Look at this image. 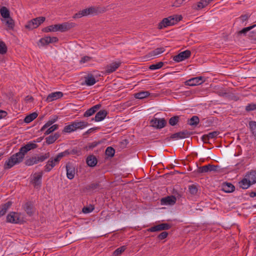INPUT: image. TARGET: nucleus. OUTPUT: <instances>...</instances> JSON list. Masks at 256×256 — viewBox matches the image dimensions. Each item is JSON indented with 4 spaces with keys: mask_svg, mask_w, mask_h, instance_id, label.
Returning <instances> with one entry per match:
<instances>
[{
    "mask_svg": "<svg viewBox=\"0 0 256 256\" xmlns=\"http://www.w3.org/2000/svg\"><path fill=\"white\" fill-rule=\"evenodd\" d=\"M35 141L30 142L26 145L22 146L18 152L11 156L6 160L4 165V170H8L13 167L14 165L18 164L24 159L25 154L30 150L35 149L38 146L35 143Z\"/></svg>",
    "mask_w": 256,
    "mask_h": 256,
    "instance_id": "nucleus-1",
    "label": "nucleus"
},
{
    "mask_svg": "<svg viewBox=\"0 0 256 256\" xmlns=\"http://www.w3.org/2000/svg\"><path fill=\"white\" fill-rule=\"evenodd\" d=\"M45 20L46 18L44 16L37 17L29 20L25 26V28L27 29L32 30L37 28L40 24L43 23Z\"/></svg>",
    "mask_w": 256,
    "mask_h": 256,
    "instance_id": "nucleus-2",
    "label": "nucleus"
},
{
    "mask_svg": "<svg viewBox=\"0 0 256 256\" xmlns=\"http://www.w3.org/2000/svg\"><path fill=\"white\" fill-rule=\"evenodd\" d=\"M98 10L94 6H90L88 8L80 10L78 12L75 14L72 18H79L82 16H88L90 14H93L97 13Z\"/></svg>",
    "mask_w": 256,
    "mask_h": 256,
    "instance_id": "nucleus-3",
    "label": "nucleus"
},
{
    "mask_svg": "<svg viewBox=\"0 0 256 256\" xmlns=\"http://www.w3.org/2000/svg\"><path fill=\"white\" fill-rule=\"evenodd\" d=\"M42 175V172H35L32 178L30 180V182L34 186V188H40Z\"/></svg>",
    "mask_w": 256,
    "mask_h": 256,
    "instance_id": "nucleus-4",
    "label": "nucleus"
},
{
    "mask_svg": "<svg viewBox=\"0 0 256 256\" xmlns=\"http://www.w3.org/2000/svg\"><path fill=\"white\" fill-rule=\"evenodd\" d=\"M22 208L30 216H33L36 211L34 202L32 201H28L24 202L22 205Z\"/></svg>",
    "mask_w": 256,
    "mask_h": 256,
    "instance_id": "nucleus-5",
    "label": "nucleus"
},
{
    "mask_svg": "<svg viewBox=\"0 0 256 256\" xmlns=\"http://www.w3.org/2000/svg\"><path fill=\"white\" fill-rule=\"evenodd\" d=\"M204 77L202 76L192 78L184 82L186 86H195L202 84L204 80Z\"/></svg>",
    "mask_w": 256,
    "mask_h": 256,
    "instance_id": "nucleus-6",
    "label": "nucleus"
},
{
    "mask_svg": "<svg viewBox=\"0 0 256 256\" xmlns=\"http://www.w3.org/2000/svg\"><path fill=\"white\" fill-rule=\"evenodd\" d=\"M190 56L191 52L189 50H186L174 56L173 58V60L176 62H180L189 58Z\"/></svg>",
    "mask_w": 256,
    "mask_h": 256,
    "instance_id": "nucleus-7",
    "label": "nucleus"
},
{
    "mask_svg": "<svg viewBox=\"0 0 256 256\" xmlns=\"http://www.w3.org/2000/svg\"><path fill=\"white\" fill-rule=\"evenodd\" d=\"M190 134V133L187 130H184L172 134L170 137L167 138L166 140L170 141L172 139L177 140L184 138L189 136Z\"/></svg>",
    "mask_w": 256,
    "mask_h": 256,
    "instance_id": "nucleus-8",
    "label": "nucleus"
},
{
    "mask_svg": "<svg viewBox=\"0 0 256 256\" xmlns=\"http://www.w3.org/2000/svg\"><path fill=\"white\" fill-rule=\"evenodd\" d=\"M171 227V225L169 224L162 223L150 228L148 230L150 232H158L163 230H169Z\"/></svg>",
    "mask_w": 256,
    "mask_h": 256,
    "instance_id": "nucleus-9",
    "label": "nucleus"
},
{
    "mask_svg": "<svg viewBox=\"0 0 256 256\" xmlns=\"http://www.w3.org/2000/svg\"><path fill=\"white\" fill-rule=\"evenodd\" d=\"M57 32H64L70 30V28L76 26V24L74 22H65L61 24H56Z\"/></svg>",
    "mask_w": 256,
    "mask_h": 256,
    "instance_id": "nucleus-10",
    "label": "nucleus"
},
{
    "mask_svg": "<svg viewBox=\"0 0 256 256\" xmlns=\"http://www.w3.org/2000/svg\"><path fill=\"white\" fill-rule=\"evenodd\" d=\"M150 124L153 127L160 129L166 126V121L164 118H154L151 120Z\"/></svg>",
    "mask_w": 256,
    "mask_h": 256,
    "instance_id": "nucleus-11",
    "label": "nucleus"
},
{
    "mask_svg": "<svg viewBox=\"0 0 256 256\" xmlns=\"http://www.w3.org/2000/svg\"><path fill=\"white\" fill-rule=\"evenodd\" d=\"M102 186L100 184V182H91L88 184H87L84 189L88 192H94L100 189H102Z\"/></svg>",
    "mask_w": 256,
    "mask_h": 256,
    "instance_id": "nucleus-12",
    "label": "nucleus"
},
{
    "mask_svg": "<svg viewBox=\"0 0 256 256\" xmlns=\"http://www.w3.org/2000/svg\"><path fill=\"white\" fill-rule=\"evenodd\" d=\"M121 62H113L106 66V73L110 74L115 72L120 66Z\"/></svg>",
    "mask_w": 256,
    "mask_h": 256,
    "instance_id": "nucleus-13",
    "label": "nucleus"
},
{
    "mask_svg": "<svg viewBox=\"0 0 256 256\" xmlns=\"http://www.w3.org/2000/svg\"><path fill=\"white\" fill-rule=\"evenodd\" d=\"M6 222L12 224H18L20 222V217L17 213L11 212L6 216Z\"/></svg>",
    "mask_w": 256,
    "mask_h": 256,
    "instance_id": "nucleus-14",
    "label": "nucleus"
},
{
    "mask_svg": "<svg viewBox=\"0 0 256 256\" xmlns=\"http://www.w3.org/2000/svg\"><path fill=\"white\" fill-rule=\"evenodd\" d=\"M66 176L69 180H72L74 178L76 170L72 164L68 162L66 165Z\"/></svg>",
    "mask_w": 256,
    "mask_h": 256,
    "instance_id": "nucleus-15",
    "label": "nucleus"
},
{
    "mask_svg": "<svg viewBox=\"0 0 256 256\" xmlns=\"http://www.w3.org/2000/svg\"><path fill=\"white\" fill-rule=\"evenodd\" d=\"M102 107L101 104H97L90 108L86 110L84 114V117H89L92 116L94 114H95L100 108Z\"/></svg>",
    "mask_w": 256,
    "mask_h": 256,
    "instance_id": "nucleus-16",
    "label": "nucleus"
},
{
    "mask_svg": "<svg viewBox=\"0 0 256 256\" xmlns=\"http://www.w3.org/2000/svg\"><path fill=\"white\" fill-rule=\"evenodd\" d=\"M56 157L54 158H51L46 162V165L44 166V171L46 172H50L53 168L59 163V162H56Z\"/></svg>",
    "mask_w": 256,
    "mask_h": 256,
    "instance_id": "nucleus-17",
    "label": "nucleus"
},
{
    "mask_svg": "<svg viewBox=\"0 0 256 256\" xmlns=\"http://www.w3.org/2000/svg\"><path fill=\"white\" fill-rule=\"evenodd\" d=\"M108 114L106 110H100L96 114L94 118H92V120H94L96 122H100L104 119Z\"/></svg>",
    "mask_w": 256,
    "mask_h": 256,
    "instance_id": "nucleus-18",
    "label": "nucleus"
},
{
    "mask_svg": "<svg viewBox=\"0 0 256 256\" xmlns=\"http://www.w3.org/2000/svg\"><path fill=\"white\" fill-rule=\"evenodd\" d=\"M63 95V93L61 92H52L48 96L46 101L48 102H52L62 97Z\"/></svg>",
    "mask_w": 256,
    "mask_h": 256,
    "instance_id": "nucleus-19",
    "label": "nucleus"
},
{
    "mask_svg": "<svg viewBox=\"0 0 256 256\" xmlns=\"http://www.w3.org/2000/svg\"><path fill=\"white\" fill-rule=\"evenodd\" d=\"M162 205H174L176 203V198L172 195L162 198L160 200Z\"/></svg>",
    "mask_w": 256,
    "mask_h": 256,
    "instance_id": "nucleus-20",
    "label": "nucleus"
},
{
    "mask_svg": "<svg viewBox=\"0 0 256 256\" xmlns=\"http://www.w3.org/2000/svg\"><path fill=\"white\" fill-rule=\"evenodd\" d=\"M222 190L226 193L233 192L235 190V186L230 182H225L222 184Z\"/></svg>",
    "mask_w": 256,
    "mask_h": 256,
    "instance_id": "nucleus-21",
    "label": "nucleus"
},
{
    "mask_svg": "<svg viewBox=\"0 0 256 256\" xmlns=\"http://www.w3.org/2000/svg\"><path fill=\"white\" fill-rule=\"evenodd\" d=\"M245 176L250 180L252 184L256 183V170H251L248 172Z\"/></svg>",
    "mask_w": 256,
    "mask_h": 256,
    "instance_id": "nucleus-22",
    "label": "nucleus"
},
{
    "mask_svg": "<svg viewBox=\"0 0 256 256\" xmlns=\"http://www.w3.org/2000/svg\"><path fill=\"white\" fill-rule=\"evenodd\" d=\"M238 186L243 190L248 189L252 184L248 178L244 176L238 183Z\"/></svg>",
    "mask_w": 256,
    "mask_h": 256,
    "instance_id": "nucleus-23",
    "label": "nucleus"
},
{
    "mask_svg": "<svg viewBox=\"0 0 256 256\" xmlns=\"http://www.w3.org/2000/svg\"><path fill=\"white\" fill-rule=\"evenodd\" d=\"M86 162L89 166L94 167L98 163V160L96 156L94 155H90L86 159Z\"/></svg>",
    "mask_w": 256,
    "mask_h": 256,
    "instance_id": "nucleus-24",
    "label": "nucleus"
},
{
    "mask_svg": "<svg viewBox=\"0 0 256 256\" xmlns=\"http://www.w3.org/2000/svg\"><path fill=\"white\" fill-rule=\"evenodd\" d=\"M12 204V202L8 201L0 206V218L4 216L8 209L10 207Z\"/></svg>",
    "mask_w": 256,
    "mask_h": 256,
    "instance_id": "nucleus-25",
    "label": "nucleus"
},
{
    "mask_svg": "<svg viewBox=\"0 0 256 256\" xmlns=\"http://www.w3.org/2000/svg\"><path fill=\"white\" fill-rule=\"evenodd\" d=\"M58 119V116H54L51 119H50L42 127L40 128V132H44L46 129L49 128L50 126H52L53 124L57 121Z\"/></svg>",
    "mask_w": 256,
    "mask_h": 256,
    "instance_id": "nucleus-26",
    "label": "nucleus"
},
{
    "mask_svg": "<svg viewBox=\"0 0 256 256\" xmlns=\"http://www.w3.org/2000/svg\"><path fill=\"white\" fill-rule=\"evenodd\" d=\"M60 134L58 132L55 133L54 135H50L46 138V142L48 144H50L59 138Z\"/></svg>",
    "mask_w": 256,
    "mask_h": 256,
    "instance_id": "nucleus-27",
    "label": "nucleus"
},
{
    "mask_svg": "<svg viewBox=\"0 0 256 256\" xmlns=\"http://www.w3.org/2000/svg\"><path fill=\"white\" fill-rule=\"evenodd\" d=\"M170 26H172L181 20L182 17L181 15H174L168 17Z\"/></svg>",
    "mask_w": 256,
    "mask_h": 256,
    "instance_id": "nucleus-28",
    "label": "nucleus"
},
{
    "mask_svg": "<svg viewBox=\"0 0 256 256\" xmlns=\"http://www.w3.org/2000/svg\"><path fill=\"white\" fill-rule=\"evenodd\" d=\"M85 84L88 86H91L94 85L96 81L94 76L92 74H88L86 76H85Z\"/></svg>",
    "mask_w": 256,
    "mask_h": 256,
    "instance_id": "nucleus-29",
    "label": "nucleus"
},
{
    "mask_svg": "<svg viewBox=\"0 0 256 256\" xmlns=\"http://www.w3.org/2000/svg\"><path fill=\"white\" fill-rule=\"evenodd\" d=\"M0 13L2 16L4 18L6 19L7 18H10V10L6 6H2L0 9Z\"/></svg>",
    "mask_w": 256,
    "mask_h": 256,
    "instance_id": "nucleus-30",
    "label": "nucleus"
},
{
    "mask_svg": "<svg viewBox=\"0 0 256 256\" xmlns=\"http://www.w3.org/2000/svg\"><path fill=\"white\" fill-rule=\"evenodd\" d=\"M76 130L83 129L88 125V123L85 121H74V122Z\"/></svg>",
    "mask_w": 256,
    "mask_h": 256,
    "instance_id": "nucleus-31",
    "label": "nucleus"
},
{
    "mask_svg": "<svg viewBox=\"0 0 256 256\" xmlns=\"http://www.w3.org/2000/svg\"><path fill=\"white\" fill-rule=\"evenodd\" d=\"M170 26L169 18L168 17L162 19V20L158 24V28L161 30Z\"/></svg>",
    "mask_w": 256,
    "mask_h": 256,
    "instance_id": "nucleus-32",
    "label": "nucleus"
},
{
    "mask_svg": "<svg viewBox=\"0 0 256 256\" xmlns=\"http://www.w3.org/2000/svg\"><path fill=\"white\" fill-rule=\"evenodd\" d=\"M165 51L164 48H158L148 53L149 57H152L158 55Z\"/></svg>",
    "mask_w": 256,
    "mask_h": 256,
    "instance_id": "nucleus-33",
    "label": "nucleus"
},
{
    "mask_svg": "<svg viewBox=\"0 0 256 256\" xmlns=\"http://www.w3.org/2000/svg\"><path fill=\"white\" fill-rule=\"evenodd\" d=\"M38 116V114L36 112H32L26 116L24 122L26 124H28L36 118Z\"/></svg>",
    "mask_w": 256,
    "mask_h": 256,
    "instance_id": "nucleus-34",
    "label": "nucleus"
},
{
    "mask_svg": "<svg viewBox=\"0 0 256 256\" xmlns=\"http://www.w3.org/2000/svg\"><path fill=\"white\" fill-rule=\"evenodd\" d=\"M250 130L256 140V122L250 121L248 123Z\"/></svg>",
    "mask_w": 256,
    "mask_h": 256,
    "instance_id": "nucleus-35",
    "label": "nucleus"
},
{
    "mask_svg": "<svg viewBox=\"0 0 256 256\" xmlns=\"http://www.w3.org/2000/svg\"><path fill=\"white\" fill-rule=\"evenodd\" d=\"M150 93L148 91H142L135 94L134 97L138 99H142L149 96Z\"/></svg>",
    "mask_w": 256,
    "mask_h": 256,
    "instance_id": "nucleus-36",
    "label": "nucleus"
},
{
    "mask_svg": "<svg viewBox=\"0 0 256 256\" xmlns=\"http://www.w3.org/2000/svg\"><path fill=\"white\" fill-rule=\"evenodd\" d=\"M76 130V127L74 122H72L70 124L64 126L62 132H64L70 133L75 131Z\"/></svg>",
    "mask_w": 256,
    "mask_h": 256,
    "instance_id": "nucleus-37",
    "label": "nucleus"
},
{
    "mask_svg": "<svg viewBox=\"0 0 256 256\" xmlns=\"http://www.w3.org/2000/svg\"><path fill=\"white\" fill-rule=\"evenodd\" d=\"M24 164L26 166H30L38 164L36 156H32L25 160Z\"/></svg>",
    "mask_w": 256,
    "mask_h": 256,
    "instance_id": "nucleus-38",
    "label": "nucleus"
},
{
    "mask_svg": "<svg viewBox=\"0 0 256 256\" xmlns=\"http://www.w3.org/2000/svg\"><path fill=\"white\" fill-rule=\"evenodd\" d=\"M42 31L44 32H57V25L56 24L50 25V26L46 27L42 30Z\"/></svg>",
    "mask_w": 256,
    "mask_h": 256,
    "instance_id": "nucleus-39",
    "label": "nucleus"
},
{
    "mask_svg": "<svg viewBox=\"0 0 256 256\" xmlns=\"http://www.w3.org/2000/svg\"><path fill=\"white\" fill-rule=\"evenodd\" d=\"M200 122V119L198 116H194L189 120L188 124L190 126H196Z\"/></svg>",
    "mask_w": 256,
    "mask_h": 256,
    "instance_id": "nucleus-40",
    "label": "nucleus"
},
{
    "mask_svg": "<svg viewBox=\"0 0 256 256\" xmlns=\"http://www.w3.org/2000/svg\"><path fill=\"white\" fill-rule=\"evenodd\" d=\"M50 156V152H48L45 153L43 155H40V156H36L37 162H38V163L39 162H42L46 160L47 158H49Z\"/></svg>",
    "mask_w": 256,
    "mask_h": 256,
    "instance_id": "nucleus-41",
    "label": "nucleus"
},
{
    "mask_svg": "<svg viewBox=\"0 0 256 256\" xmlns=\"http://www.w3.org/2000/svg\"><path fill=\"white\" fill-rule=\"evenodd\" d=\"M58 128V125L57 124L52 125V126H50L49 128H48L44 132V134L45 136L48 135L51 133H52L53 132L56 130Z\"/></svg>",
    "mask_w": 256,
    "mask_h": 256,
    "instance_id": "nucleus-42",
    "label": "nucleus"
},
{
    "mask_svg": "<svg viewBox=\"0 0 256 256\" xmlns=\"http://www.w3.org/2000/svg\"><path fill=\"white\" fill-rule=\"evenodd\" d=\"M68 150H65L64 151L58 154L56 156V161L60 162V160L64 156H68Z\"/></svg>",
    "mask_w": 256,
    "mask_h": 256,
    "instance_id": "nucleus-43",
    "label": "nucleus"
},
{
    "mask_svg": "<svg viewBox=\"0 0 256 256\" xmlns=\"http://www.w3.org/2000/svg\"><path fill=\"white\" fill-rule=\"evenodd\" d=\"M8 51V48L6 44L2 40H0V54H4Z\"/></svg>",
    "mask_w": 256,
    "mask_h": 256,
    "instance_id": "nucleus-44",
    "label": "nucleus"
},
{
    "mask_svg": "<svg viewBox=\"0 0 256 256\" xmlns=\"http://www.w3.org/2000/svg\"><path fill=\"white\" fill-rule=\"evenodd\" d=\"M126 246H123L116 248L114 252V256H119L126 250Z\"/></svg>",
    "mask_w": 256,
    "mask_h": 256,
    "instance_id": "nucleus-45",
    "label": "nucleus"
},
{
    "mask_svg": "<svg viewBox=\"0 0 256 256\" xmlns=\"http://www.w3.org/2000/svg\"><path fill=\"white\" fill-rule=\"evenodd\" d=\"M180 120V116H175L170 118L169 120V124L172 126H174Z\"/></svg>",
    "mask_w": 256,
    "mask_h": 256,
    "instance_id": "nucleus-46",
    "label": "nucleus"
},
{
    "mask_svg": "<svg viewBox=\"0 0 256 256\" xmlns=\"http://www.w3.org/2000/svg\"><path fill=\"white\" fill-rule=\"evenodd\" d=\"M6 24L10 30H12L14 26V20L11 17L6 18Z\"/></svg>",
    "mask_w": 256,
    "mask_h": 256,
    "instance_id": "nucleus-47",
    "label": "nucleus"
},
{
    "mask_svg": "<svg viewBox=\"0 0 256 256\" xmlns=\"http://www.w3.org/2000/svg\"><path fill=\"white\" fill-rule=\"evenodd\" d=\"M106 154L110 157H113L114 155L115 150L112 146H108L106 148Z\"/></svg>",
    "mask_w": 256,
    "mask_h": 256,
    "instance_id": "nucleus-48",
    "label": "nucleus"
},
{
    "mask_svg": "<svg viewBox=\"0 0 256 256\" xmlns=\"http://www.w3.org/2000/svg\"><path fill=\"white\" fill-rule=\"evenodd\" d=\"M164 66V62H158L155 64L150 65L149 69L150 70H156L161 68Z\"/></svg>",
    "mask_w": 256,
    "mask_h": 256,
    "instance_id": "nucleus-49",
    "label": "nucleus"
},
{
    "mask_svg": "<svg viewBox=\"0 0 256 256\" xmlns=\"http://www.w3.org/2000/svg\"><path fill=\"white\" fill-rule=\"evenodd\" d=\"M50 36H46L40 38L39 40V42L42 46L48 45L49 44H50Z\"/></svg>",
    "mask_w": 256,
    "mask_h": 256,
    "instance_id": "nucleus-50",
    "label": "nucleus"
},
{
    "mask_svg": "<svg viewBox=\"0 0 256 256\" xmlns=\"http://www.w3.org/2000/svg\"><path fill=\"white\" fill-rule=\"evenodd\" d=\"M68 154H76L78 156L80 155V154L81 151L80 148H78L76 147L72 148H70L68 149Z\"/></svg>",
    "mask_w": 256,
    "mask_h": 256,
    "instance_id": "nucleus-51",
    "label": "nucleus"
},
{
    "mask_svg": "<svg viewBox=\"0 0 256 256\" xmlns=\"http://www.w3.org/2000/svg\"><path fill=\"white\" fill-rule=\"evenodd\" d=\"M256 26V24H254L252 26H248V27H246V28H242L241 30H240L239 32H238V34H244V35H246V34L248 32H249L250 30L252 29L253 28H254V27Z\"/></svg>",
    "mask_w": 256,
    "mask_h": 256,
    "instance_id": "nucleus-52",
    "label": "nucleus"
},
{
    "mask_svg": "<svg viewBox=\"0 0 256 256\" xmlns=\"http://www.w3.org/2000/svg\"><path fill=\"white\" fill-rule=\"evenodd\" d=\"M198 188L195 184H192L188 186V190L192 195H196L198 192Z\"/></svg>",
    "mask_w": 256,
    "mask_h": 256,
    "instance_id": "nucleus-53",
    "label": "nucleus"
},
{
    "mask_svg": "<svg viewBox=\"0 0 256 256\" xmlns=\"http://www.w3.org/2000/svg\"><path fill=\"white\" fill-rule=\"evenodd\" d=\"M220 170V166L208 164V172H218Z\"/></svg>",
    "mask_w": 256,
    "mask_h": 256,
    "instance_id": "nucleus-54",
    "label": "nucleus"
},
{
    "mask_svg": "<svg viewBox=\"0 0 256 256\" xmlns=\"http://www.w3.org/2000/svg\"><path fill=\"white\" fill-rule=\"evenodd\" d=\"M208 172V164L206 165L202 166H200L198 168V172L201 173H206Z\"/></svg>",
    "mask_w": 256,
    "mask_h": 256,
    "instance_id": "nucleus-55",
    "label": "nucleus"
},
{
    "mask_svg": "<svg viewBox=\"0 0 256 256\" xmlns=\"http://www.w3.org/2000/svg\"><path fill=\"white\" fill-rule=\"evenodd\" d=\"M220 134V132L218 131H214L210 132H209L208 134H206V136L208 137V138H215L217 137V136Z\"/></svg>",
    "mask_w": 256,
    "mask_h": 256,
    "instance_id": "nucleus-56",
    "label": "nucleus"
},
{
    "mask_svg": "<svg viewBox=\"0 0 256 256\" xmlns=\"http://www.w3.org/2000/svg\"><path fill=\"white\" fill-rule=\"evenodd\" d=\"M246 110L247 112H250L256 110V103H251L248 104V106L246 107Z\"/></svg>",
    "mask_w": 256,
    "mask_h": 256,
    "instance_id": "nucleus-57",
    "label": "nucleus"
},
{
    "mask_svg": "<svg viewBox=\"0 0 256 256\" xmlns=\"http://www.w3.org/2000/svg\"><path fill=\"white\" fill-rule=\"evenodd\" d=\"M94 208L92 206L90 205L89 206H84L82 208V212L84 214H88L94 210Z\"/></svg>",
    "mask_w": 256,
    "mask_h": 256,
    "instance_id": "nucleus-58",
    "label": "nucleus"
},
{
    "mask_svg": "<svg viewBox=\"0 0 256 256\" xmlns=\"http://www.w3.org/2000/svg\"><path fill=\"white\" fill-rule=\"evenodd\" d=\"M206 6H207V5L206 4L204 1V0H200V1L198 3L197 7L195 8L198 10L205 8Z\"/></svg>",
    "mask_w": 256,
    "mask_h": 256,
    "instance_id": "nucleus-59",
    "label": "nucleus"
},
{
    "mask_svg": "<svg viewBox=\"0 0 256 256\" xmlns=\"http://www.w3.org/2000/svg\"><path fill=\"white\" fill-rule=\"evenodd\" d=\"M100 144V142H94L91 143H88L86 148L90 150H91L96 147Z\"/></svg>",
    "mask_w": 256,
    "mask_h": 256,
    "instance_id": "nucleus-60",
    "label": "nucleus"
},
{
    "mask_svg": "<svg viewBox=\"0 0 256 256\" xmlns=\"http://www.w3.org/2000/svg\"><path fill=\"white\" fill-rule=\"evenodd\" d=\"M168 236V232H163L158 235V238L160 240H162L166 238Z\"/></svg>",
    "mask_w": 256,
    "mask_h": 256,
    "instance_id": "nucleus-61",
    "label": "nucleus"
},
{
    "mask_svg": "<svg viewBox=\"0 0 256 256\" xmlns=\"http://www.w3.org/2000/svg\"><path fill=\"white\" fill-rule=\"evenodd\" d=\"M172 196L176 198V200H179L182 196V194L178 191H174Z\"/></svg>",
    "mask_w": 256,
    "mask_h": 256,
    "instance_id": "nucleus-62",
    "label": "nucleus"
},
{
    "mask_svg": "<svg viewBox=\"0 0 256 256\" xmlns=\"http://www.w3.org/2000/svg\"><path fill=\"white\" fill-rule=\"evenodd\" d=\"M90 57L88 56H84L82 58L80 62L81 64L84 63L86 62H88L90 60Z\"/></svg>",
    "mask_w": 256,
    "mask_h": 256,
    "instance_id": "nucleus-63",
    "label": "nucleus"
},
{
    "mask_svg": "<svg viewBox=\"0 0 256 256\" xmlns=\"http://www.w3.org/2000/svg\"><path fill=\"white\" fill-rule=\"evenodd\" d=\"M248 36L252 40H256V32H249Z\"/></svg>",
    "mask_w": 256,
    "mask_h": 256,
    "instance_id": "nucleus-64",
    "label": "nucleus"
}]
</instances>
